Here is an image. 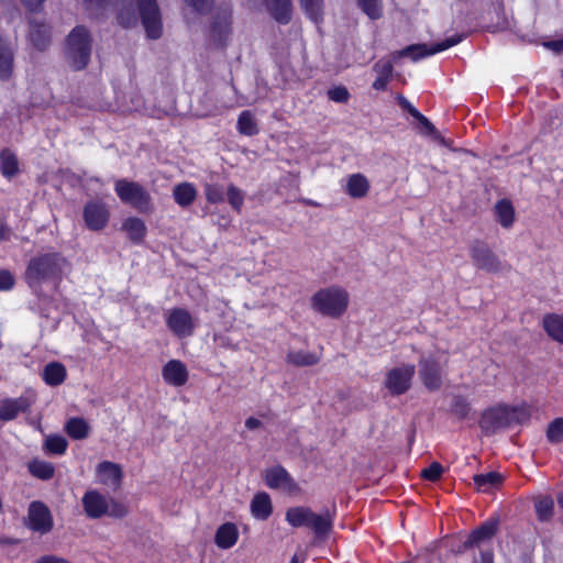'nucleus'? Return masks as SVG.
<instances>
[{
    "mask_svg": "<svg viewBox=\"0 0 563 563\" xmlns=\"http://www.w3.org/2000/svg\"><path fill=\"white\" fill-rule=\"evenodd\" d=\"M67 269L68 263L60 254H42L31 258L25 278L31 287H36L47 280L60 279Z\"/></svg>",
    "mask_w": 563,
    "mask_h": 563,
    "instance_id": "1",
    "label": "nucleus"
},
{
    "mask_svg": "<svg viewBox=\"0 0 563 563\" xmlns=\"http://www.w3.org/2000/svg\"><path fill=\"white\" fill-rule=\"evenodd\" d=\"M92 37L85 25L75 26L66 37L65 58L69 67L79 71L90 63Z\"/></svg>",
    "mask_w": 563,
    "mask_h": 563,
    "instance_id": "2",
    "label": "nucleus"
},
{
    "mask_svg": "<svg viewBox=\"0 0 563 563\" xmlns=\"http://www.w3.org/2000/svg\"><path fill=\"white\" fill-rule=\"evenodd\" d=\"M82 507L87 517L98 519L103 516L122 518L128 514V507L122 503L102 495L96 489L85 493L81 499Z\"/></svg>",
    "mask_w": 563,
    "mask_h": 563,
    "instance_id": "3",
    "label": "nucleus"
},
{
    "mask_svg": "<svg viewBox=\"0 0 563 563\" xmlns=\"http://www.w3.org/2000/svg\"><path fill=\"white\" fill-rule=\"evenodd\" d=\"M349 301V294L345 289L331 286L320 289L312 296L311 307L323 316L338 318L346 311Z\"/></svg>",
    "mask_w": 563,
    "mask_h": 563,
    "instance_id": "4",
    "label": "nucleus"
},
{
    "mask_svg": "<svg viewBox=\"0 0 563 563\" xmlns=\"http://www.w3.org/2000/svg\"><path fill=\"white\" fill-rule=\"evenodd\" d=\"M470 256L476 268L490 274H497L508 268L507 264L494 253L488 244L481 240L471 243Z\"/></svg>",
    "mask_w": 563,
    "mask_h": 563,
    "instance_id": "5",
    "label": "nucleus"
},
{
    "mask_svg": "<svg viewBox=\"0 0 563 563\" xmlns=\"http://www.w3.org/2000/svg\"><path fill=\"white\" fill-rule=\"evenodd\" d=\"M464 34H454L444 38L441 42L427 45V44H411L407 47L397 51L393 54L394 60L400 57H410L412 60H419L421 58L434 55L443 52L450 47H453L464 40Z\"/></svg>",
    "mask_w": 563,
    "mask_h": 563,
    "instance_id": "6",
    "label": "nucleus"
},
{
    "mask_svg": "<svg viewBox=\"0 0 563 563\" xmlns=\"http://www.w3.org/2000/svg\"><path fill=\"white\" fill-rule=\"evenodd\" d=\"M136 3L147 37L151 40L159 38L163 33V24L157 0H136Z\"/></svg>",
    "mask_w": 563,
    "mask_h": 563,
    "instance_id": "7",
    "label": "nucleus"
},
{
    "mask_svg": "<svg viewBox=\"0 0 563 563\" xmlns=\"http://www.w3.org/2000/svg\"><path fill=\"white\" fill-rule=\"evenodd\" d=\"M416 373L413 364H401L390 368L385 376L384 386L393 396L407 393Z\"/></svg>",
    "mask_w": 563,
    "mask_h": 563,
    "instance_id": "8",
    "label": "nucleus"
},
{
    "mask_svg": "<svg viewBox=\"0 0 563 563\" xmlns=\"http://www.w3.org/2000/svg\"><path fill=\"white\" fill-rule=\"evenodd\" d=\"M115 191L124 203L140 211L148 209L150 195L140 184L122 179L117 181Z\"/></svg>",
    "mask_w": 563,
    "mask_h": 563,
    "instance_id": "9",
    "label": "nucleus"
},
{
    "mask_svg": "<svg viewBox=\"0 0 563 563\" xmlns=\"http://www.w3.org/2000/svg\"><path fill=\"white\" fill-rule=\"evenodd\" d=\"M165 322L173 334L178 338L191 336L197 327V319L184 308H172L165 313Z\"/></svg>",
    "mask_w": 563,
    "mask_h": 563,
    "instance_id": "10",
    "label": "nucleus"
},
{
    "mask_svg": "<svg viewBox=\"0 0 563 563\" xmlns=\"http://www.w3.org/2000/svg\"><path fill=\"white\" fill-rule=\"evenodd\" d=\"M232 32V12L230 9H220L212 16L209 27V38L216 47L224 48Z\"/></svg>",
    "mask_w": 563,
    "mask_h": 563,
    "instance_id": "11",
    "label": "nucleus"
},
{
    "mask_svg": "<svg viewBox=\"0 0 563 563\" xmlns=\"http://www.w3.org/2000/svg\"><path fill=\"white\" fill-rule=\"evenodd\" d=\"M264 482L267 487L278 489L289 495L300 493L298 484L290 474L282 466H274L265 471Z\"/></svg>",
    "mask_w": 563,
    "mask_h": 563,
    "instance_id": "12",
    "label": "nucleus"
},
{
    "mask_svg": "<svg viewBox=\"0 0 563 563\" xmlns=\"http://www.w3.org/2000/svg\"><path fill=\"white\" fill-rule=\"evenodd\" d=\"M419 376L426 388L438 390L442 386V366L433 355L422 356L419 360Z\"/></svg>",
    "mask_w": 563,
    "mask_h": 563,
    "instance_id": "13",
    "label": "nucleus"
},
{
    "mask_svg": "<svg viewBox=\"0 0 563 563\" xmlns=\"http://www.w3.org/2000/svg\"><path fill=\"white\" fill-rule=\"evenodd\" d=\"M479 426L487 434H493L509 427L508 406L500 405L485 410L479 420Z\"/></svg>",
    "mask_w": 563,
    "mask_h": 563,
    "instance_id": "14",
    "label": "nucleus"
},
{
    "mask_svg": "<svg viewBox=\"0 0 563 563\" xmlns=\"http://www.w3.org/2000/svg\"><path fill=\"white\" fill-rule=\"evenodd\" d=\"M29 42L40 52L46 51L52 42V27L44 20L38 21L35 18L29 20Z\"/></svg>",
    "mask_w": 563,
    "mask_h": 563,
    "instance_id": "15",
    "label": "nucleus"
},
{
    "mask_svg": "<svg viewBox=\"0 0 563 563\" xmlns=\"http://www.w3.org/2000/svg\"><path fill=\"white\" fill-rule=\"evenodd\" d=\"M84 219L90 230L99 231L108 224L110 212L104 203L90 201L84 208Z\"/></svg>",
    "mask_w": 563,
    "mask_h": 563,
    "instance_id": "16",
    "label": "nucleus"
},
{
    "mask_svg": "<svg viewBox=\"0 0 563 563\" xmlns=\"http://www.w3.org/2000/svg\"><path fill=\"white\" fill-rule=\"evenodd\" d=\"M29 527L37 532L46 533L53 527L49 509L40 501L31 503L27 514Z\"/></svg>",
    "mask_w": 563,
    "mask_h": 563,
    "instance_id": "17",
    "label": "nucleus"
},
{
    "mask_svg": "<svg viewBox=\"0 0 563 563\" xmlns=\"http://www.w3.org/2000/svg\"><path fill=\"white\" fill-rule=\"evenodd\" d=\"M493 218L503 229L510 230L516 223L517 213L512 201L508 198L498 199L492 208Z\"/></svg>",
    "mask_w": 563,
    "mask_h": 563,
    "instance_id": "18",
    "label": "nucleus"
},
{
    "mask_svg": "<svg viewBox=\"0 0 563 563\" xmlns=\"http://www.w3.org/2000/svg\"><path fill=\"white\" fill-rule=\"evenodd\" d=\"M98 483L110 488H118L122 481V470L119 464L103 461L96 468Z\"/></svg>",
    "mask_w": 563,
    "mask_h": 563,
    "instance_id": "19",
    "label": "nucleus"
},
{
    "mask_svg": "<svg viewBox=\"0 0 563 563\" xmlns=\"http://www.w3.org/2000/svg\"><path fill=\"white\" fill-rule=\"evenodd\" d=\"M162 375L167 384L176 387L185 385L188 379L187 367L178 360L167 362L163 367Z\"/></svg>",
    "mask_w": 563,
    "mask_h": 563,
    "instance_id": "20",
    "label": "nucleus"
},
{
    "mask_svg": "<svg viewBox=\"0 0 563 563\" xmlns=\"http://www.w3.org/2000/svg\"><path fill=\"white\" fill-rule=\"evenodd\" d=\"M373 70L377 74V77L373 81L372 88L377 91L387 90L394 76V60L379 59L374 64Z\"/></svg>",
    "mask_w": 563,
    "mask_h": 563,
    "instance_id": "21",
    "label": "nucleus"
},
{
    "mask_svg": "<svg viewBox=\"0 0 563 563\" xmlns=\"http://www.w3.org/2000/svg\"><path fill=\"white\" fill-rule=\"evenodd\" d=\"M271 16L279 24L286 25L292 18L291 0H264Z\"/></svg>",
    "mask_w": 563,
    "mask_h": 563,
    "instance_id": "22",
    "label": "nucleus"
},
{
    "mask_svg": "<svg viewBox=\"0 0 563 563\" xmlns=\"http://www.w3.org/2000/svg\"><path fill=\"white\" fill-rule=\"evenodd\" d=\"M121 231L131 242L141 244L146 236L147 228L142 219L137 217H129L123 220Z\"/></svg>",
    "mask_w": 563,
    "mask_h": 563,
    "instance_id": "23",
    "label": "nucleus"
},
{
    "mask_svg": "<svg viewBox=\"0 0 563 563\" xmlns=\"http://www.w3.org/2000/svg\"><path fill=\"white\" fill-rule=\"evenodd\" d=\"M497 526L498 522L496 520L486 521L470 534L463 543V548L479 547L482 543L490 540L497 531Z\"/></svg>",
    "mask_w": 563,
    "mask_h": 563,
    "instance_id": "24",
    "label": "nucleus"
},
{
    "mask_svg": "<svg viewBox=\"0 0 563 563\" xmlns=\"http://www.w3.org/2000/svg\"><path fill=\"white\" fill-rule=\"evenodd\" d=\"M413 119L417 120V130L420 134L429 136L434 142L445 147H451L453 141L446 140L434 126V124L421 112Z\"/></svg>",
    "mask_w": 563,
    "mask_h": 563,
    "instance_id": "25",
    "label": "nucleus"
},
{
    "mask_svg": "<svg viewBox=\"0 0 563 563\" xmlns=\"http://www.w3.org/2000/svg\"><path fill=\"white\" fill-rule=\"evenodd\" d=\"M30 401L20 397L16 399H5L0 401V419L8 421L14 419L20 412L26 411Z\"/></svg>",
    "mask_w": 563,
    "mask_h": 563,
    "instance_id": "26",
    "label": "nucleus"
},
{
    "mask_svg": "<svg viewBox=\"0 0 563 563\" xmlns=\"http://www.w3.org/2000/svg\"><path fill=\"white\" fill-rule=\"evenodd\" d=\"M238 527L232 522H225L218 528L214 542L220 549H230L238 542Z\"/></svg>",
    "mask_w": 563,
    "mask_h": 563,
    "instance_id": "27",
    "label": "nucleus"
},
{
    "mask_svg": "<svg viewBox=\"0 0 563 563\" xmlns=\"http://www.w3.org/2000/svg\"><path fill=\"white\" fill-rule=\"evenodd\" d=\"M251 514L258 520H266L273 512L272 500L268 494L257 493L251 500Z\"/></svg>",
    "mask_w": 563,
    "mask_h": 563,
    "instance_id": "28",
    "label": "nucleus"
},
{
    "mask_svg": "<svg viewBox=\"0 0 563 563\" xmlns=\"http://www.w3.org/2000/svg\"><path fill=\"white\" fill-rule=\"evenodd\" d=\"M504 475L498 472L477 474L473 477L475 488L481 493H488L498 488L504 483Z\"/></svg>",
    "mask_w": 563,
    "mask_h": 563,
    "instance_id": "29",
    "label": "nucleus"
},
{
    "mask_svg": "<svg viewBox=\"0 0 563 563\" xmlns=\"http://www.w3.org/2000/svg\"><path fill=\"white\" fill-rule=\"evenodd\" d=\"M542 325L547 334L563 344V316L550 313L543 317Z\"/></svg>",
    "mask_w": 563,
    "mask_h": 563,
    "instance_id": "30",
    "label": "nucleus"
},
{
    "mask_svg": "<svg viewBox=\"0 0 563 563\" xmlns=\"http://www.w3.org/2000/svg\"><path fill=\"white\" fill-rule=\"evenodd\" d=\"M14 56L11 48L0 37V80H9L13 73Z\"/></svg>",
    "mask_w": 563,
    "mask_h": 563,
    "instance_id": "31",
    "label": "nucleus"
},
{
    "mask_svg": "<svg viewBox=\"0 0 563 563\" xmlns=\"http://www.w3.org/2000/svg\"><path fill=\"white\" fill-rule=\"evenodd\" d=\"M341 187L350 197L358 199L366 196L369 184L366 178H343Z\"/></svg>",
    "mask_w": 563,
    "mask_h": 563,
    "instance_id": "32",
    "label": "nucleus"
},
{
    "mask_svg": "<svg viewBox=\"0 0 563 563\" xmlns=\"http://www.w3.org/2000/svg\"><path fill=\"white\" fill-rule=\"evenodd\" d=\"M0 173L2 176H15L19 173L18 156L9 147L0 151Z\"/></svg>",
    "mask_w": 563,
    "mask_h": 563,
    "instance_id": "33",
    "label": "nucleus"
},
{
    "mask_svg": "<svg viewBox=\"0 0 563 563\" xmlns=\"http://www.w3.org/2000/svg\"><path fill=\"white\" fill-rule=\"evenodd\" d=\"M332 527V517L328 510L322 514L312 511L307 528L313 530L317 536L327 534Z\"/></svg>",
    "mask_w": 563,
    "mask_h": 563,
    "instance_id": "34",
    "label": "nucleus"
},
{
    "mask_svg": "<svg viewBox=\"0 0 563 563\" xmlns=\"http://www.w3.org/2000/svg\"><path fill=\"white\" fill-rule=\"evenodd\" d=\"M287 363L295 366H311L319 363L320 357L316 353L303 350H289L286 355Z\"/></svg>",
    "mask_w": 563,
    "mask_h": 563,
    "instance_id": "35",
    "label": "nucleus"
},
{
    "mask_svg": "<svg viewBox=\"0 0 563 563\" xmlns=\"http://www.w3.org/2000/svg\"><path fill=\"white\" fill-rule=\"evenodd\" d=\"M236 130L245 136H254L260 132L254 114L250 110H244L239 114Z\"/></svg>",
    "mask_w": 563,
    "mask_h": 563,
    "instance_id": "36",
    "label": "nucleus"
},
{
    "mask_svg": "<svg viewBox=\"0 0 563 563\" xmlns=\"http://www.w3.org/2000/svg\"><path fill=\"white\" fill-rule=\"evenodd\" d=\"M312 510L307 507H292L286 512V521L292 527H307Z\"/></svg>",
    "mask_w": 563,
    "mask_h": 563,
    "instance_id": "37",
    "label": "nucleus"
},
{
    "mask_svg": "<svg viewBox=\"0 0 563 563\" xmlns=\"http://www.w3.org/2000/svg\"><path fill=\"white\" fill-rule=\"evenodd\" d=\"M305 14L316 24L323 21V0H299Z\"/></svg>",
    "mask_w": 563,
    "mask_h": 563,
    "instance_id": "38",
    "label": "nucleus"
},
{
    "mask_svg": "<svg viewBox=\"0 0 563 563\" xmlns=\"http://www.w3.org/2000/svg\"><path fill=\"white\" fill-rule=\"evenodd\" d=\"M66 377V368L59 363H51L45 366L43 378L51 386L60 385Z\"/></svg>",
    "mask_w": 563,
    "mask_h": 563,
    "instance_id": "39",
    "label": "nucleus"
},
{
    "mask_svg": "<svg viewBox=\"0 0 563 563\" xmlns=\"http://www.w3.org/2000/svg\"><path fill=\"white\" fill-rule=\"evenodd\" d=\"M27 467L33 476L43 481L52 478L55 473V468L52 463L38 459L32 460Z\"/></svg>",
    "mask_w": 563,
    "mask_h": 563,
    "instance_id": "40",
    "label": "nucleus"
},
{
    "mask_svg": "<svg viewBox=\"0 0 563 563\" xmlns=\"http://www.w3.org/2000/svg\"><path fill=\"white\" fill-rule=\"evenodd\" d=\"M196 195L197 192L195 187L189 183H181L174 189L175 201L181 207L191 205Z\"/></svg>",
    "mask_w": 563,
    "mask_h": 563,
    "instance_id": "41",
    "label": "nucleus"
},
{
    "mask_svg": "<svg viewBox=\"0 0 563 563\" xmlns=\"http://www.w3.org/2000/svg\"><path fill=\"white\" fill-rule=\"evenodd\" d=\"M65 430L68 435L76 440H81L88 437L89 426L81 418H71L67 421Z\"/></svg>",
    "mask_w": 563,
    "mask_h": 563,
    "instance_id": "42",
    "label": "nucleus"
},
{
    "mask_svg": "<svg viewBox=\"0 0 563 563\" xmlns=\"http://www.w3.org/2000/svg\"><path fill=\"white\" fill-rule=\"evenodd\" d=\"M545 438L551 444L563 442V417H558L549 422L545 429Z\"/></svg>",
    "mask_w": 563,
    "mask_h": 563,
    "instance_id": "43",
    "label": "nucleus"
},
{
    "mask_svg": "<svg viewBox=\"0 0 563 563\" xmlns=\"http://www.w3.org/2000/svg\"><path fill=\"white\" fill-rule=\"evenodd\" d=\"M68 446L67 440L62 435H48L46 437L43 449L51 454L62 455L66 452Z\"/></svg>",
    "mask_w": 563,
    "mask_h": 563,
    "instance_id": "44",
    "label": "nucleus"
},
{
    "mask_svg": "<svg viewBox=\"0 0 563 563\" xmlns=\"http://www.w3.org/2000/svg\"><path fill=\"white\" fill-rule=\"evenodd\" d=\"M361 10L371 19L378 20L383 15L382 0H356Z\"/></svg>",
    "mask_w": 563,
    "mask_h": 563,
    "instance_id": "45",
    "label": "nucleus"
},
{
    "mask_svg": "<svg viewBox=\"0 0 563 563\" xmlns=\"http://www.w3.org/2000/svg\"><path fill=\"white\" fill-rule=\"evenodd\" d=\"M84 7L91 19L101 18L109 8L110 0H82Z\"/></svg>",
    "mask_w": 563,
    "mask_h": 563,
    "instance_id": "46",
    "label": "nucleus"
},
{
    "mask_svg": "<svg viewBox=\"0 0 563 563\" xmlns=\"http://www.w3.org/2000/svg\"><path fill=\"white\" fill-rule=\"evenodd\" d=\"M508 413H509V424L515 423H523L529 420L530 418V410L527 406H518V407H509L508 406Z\"/></svg>",
    "mask_w": 563,
    "mask_h": 563,
    "instance_id": "47",
    "label": "nucleus"
},
{
    "mask_svg": "<svg viewBox=\"0 0 563 563\" xmlns=\"http://www.w3.org/2000/svg\"><path fill=\"white\" fill-rule=\"evenodd\" d=\"M553 499L549 496L540 497L536 501V510L541 520H547L551 515L553 510Z\"/></svg>",
    "mask_w": 563,
    "mask_h": 563,
    "instance_id": "48",
    "label": "nucleus"
},
{
    "mask_svg": "<svg viewBox=\"0 0 563 563\" xmlns=\"http://www.w3.org/2000/svg\"><path fill=\"white\" fill-rule=\"evenodd\" d=\"M328 98L331 101L338 102V103H346L349 102L351 95L346 87L344 86H335L333 88H330L327 92Z\"/></svg>",
    "mask_w": 563,
    "mask_h": 563,
    "instance_id": "49",
    "label": "nucleus"
},
{
    "mask_svg": "<svg viewBox=\"0 0 563 563\" xmlns=\"http://www.w3.org/2000/svg\"><path fill=\"white\" fill-rule=\"evenodd\" d=\"M117 20L121 26L129 29L136 24L137 19L132 10L122 9L118 12Z\"/></svg>",
    "mask_w": 563,
    "mask_h": 563,
    "instance_id": "50",
    "label": "nucleus"
},
{
    "mask_svg": "<svg viewBox=\"0 0 563 563\" xmlns=\"http://www.w3.org/2000/svg\"><path fill=\"white\" fill-rule=\"evenodd\" d=\"M471 406L463 397H455L452 404V412L459 418H465L470 412Z\"/></svg>",
    "mask_w": 563,
    "mask_h": 563,
    "instance_id": "51",
    "label": "nucleus"
},
{
    "mask_svg": "<svg viewBox=\"0 0 563 563\" xmlns=\"http://www.w3.org/2000/svg\"><path fill=\"white\" fill-rule=\"evenodd\" d=\"M443 467L438 462H433L430 466L421 471V476L428 481H438L443 474Z\"/></svg>",
    "mask_w": 563,
    "mask_h": 563,
    "instance_id": "52",
    "label": "nucleus"
},
{
    "mask_svg": "<svg viewBox=\"0 0 563 563\" xmlns=\"http://www.w3.org/2000/svg\"><path fill=\"white\" fill-rule=\"evenodd\" d=\"M228 200H229V203L238 211L241 210V207L243 205V201H244V195L241 190H239L238 188L233 187V186H230L228 188Z\"/></svg>",
    "mask_w": 563,
    "mask_h": 563,
    "instance_id": "53",
    "label": "nucleus"
},
{
    "mask_svg": "<svg viewBox=\"0 0 563 563\" xmlns=\"http://www.w3.org/2000/svg\"><path fill=\"white\" fill-rule=\"evenodd\" d=\"M396 101L398 106L406 112H408L412 118L419 114V110L412 106V103L402 95L397 93Z\"/></svg>",
    "mask_w": 563,
    "mask_h": 563,
    "instance_id": "54",
    "label": "nucleus"
},
{
    "mask_svg": "<svg viewBox=\"0 0 563 563\" xmlns=\"http://www.w3.org/2000/svg\"><path fill=\"white\" fill-rule=\"evenodd\" d=\"M186 2L191 5L195 11L207 13L211 10L214 0H186Z\"/></svg>",
    "mask_w": 563,
    "mask_h": 563,
    "instance_id": "55",
    "label": "nucleus"
},
{
    "mask_svg": "<svg viewBox=\"0 0 563 563\" xmlns=\"http://www.w3.org/2000/svg\"><path fill=\"white\" fill-rule=\"evenodd\" d=\"M207 198L213 203L221 202L224 200L223 190L218 187L209 186L207 188Z\"/></svg>",
    "mask_w": 563,
    "mask_h": 563,
    "instance_id": "56",
    "label": "nucleus"
},
{
    "mask_svg": "<svg viewBox=\"0 0 563 563\" xmlns=\"http://www.w3.org/2000/svg\"><path fill=\"white\" fill-rule=\"evenodd\" d=\"M14 285V278L8 271L0 272V290H9Z\"/></svg>",
    "mask_w": 563,
    "mask_h": 563,
    "instance_id": "57",
    "label": "nucleus"
},
{
    "mask_svg": "<svg viewBox=\"0 0 563 563\" xmlns=\"http://www.w3.org/2000/svg\"><path fill=\"white\" fill-rule=\"evenodd\" d=\"M45 0H21L30 12H37L42 9Z\"/></svg>",
    "mask_w": 563,
    "mask_h": 563,
    "instance_id": "58",
    "label": "nucleus"
},
{
    "mask_svg": "<svg viewBox=\"0 0 563 563\" xmlns=\"http://www.w3.org/2000/svg\"><path fill=\"white\" fill-rule=\"evenodd\" d=\"M245 427L249 430H257L262 427V421L255 417H250L245 420Z\"/></svg>",
    "mask_w": 563,
    "mask_h": 563,
    "instance_id": "59",
    "label": "nucleus"
},
{
    "mask_svg": "<svg viewBox=\"0 0 563 563\" xmlns=\"http://www.w3.org/2000/svg\"><path fill=\"white\" fill-rule=\"evenodd\" d=\"M37 563H68L67 561L54 556V555H46L38 559Z\"/></svg>",
    "mask_w": 563,
    "mask_h": 563,
    "instance_id": "60",
    "label": "nucleus"
},
{
    "mask_svg": "<svg viewBox=\"0 0 563 563\" xmlns=\"http://www.w3.org/2000/svg\"><path fill=\"white\" fill-rule=\"evenodd\" d=\"M476 563H494L493 554L490 552H483L481 554V560Z\"/></svg>",
    "mask_w": 563,
    "mask_h": 563,
    "instance_id": "61",
    "label": "nucleus"
},
{
    "mask_svg": "<svg viewBox=\"0 0 563 563\" xmlns=\"http://www.w3.org/2000/svg\"><path fill=\"white\" fill-rule=\"evenodd\" d=\"M9 238V229L5 224L0 223V240H7Z\"/></svg>",
    "mask_w": 563,
    "mask_h": 563,
    "instance_id": "62",
    "label": "nucleus"
},
{
    "mask_svg": "<svg viewBox=\"0 0 563 563\" xmlns=\"http://www.w3.org/2000/svg\"><path fill=\"white\" fill-rule=\"evenodd\" d=\"M550 45L553 47V49L561 52L563 51V38L553 41L550 43Z\"/></svg>",
    "mask_w": 563,
    "mask_h": 563,
    "instance_id": "63",
    "label": "nucleus"
},
{
    "mask_svg": "<svg viewBox=\"0 0 563 563\" xmlns=\"http://www.w3.org/2000/svg\"><path fill=\"white\" fill-rule=\"evenodd\" d=\"M558 503L561 507H563V492L558 496Z\"/></svg>",
    "mask_w": 563,
    "mask_h": 563,
    "instance_id": "64",
    "label": "nucleus"
}]
</instances>
